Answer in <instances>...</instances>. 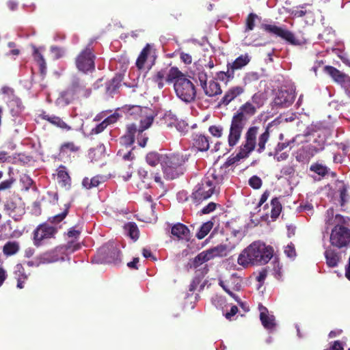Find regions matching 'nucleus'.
<instances>
[{"label":"nucleus","mask_w":350,"mask_h":350,"mask_svg":"<svg viewBox=\"0 0 350 350\" xmlns=\"http://www.w3.org/2000/svg\"><path fill=\"white\" fill-rule=\"evenodd\" d=\"M273 253L271 247L261 241H254L242 251L237 262L243 267L252 265H264L271 260Z\"/></svg>","instance_id":"f257e3e1"},{"label":"nucleus","mask_w":350,"mask_h":350,"mask_svg":"<svg viewBox=\"0 0 350 350\" xmlns=\"http://www.w3.org/2000/svg\"><path fill=\"white\" fill-rule=\"evenodd\" d=\"M257 109L250 101L242 105L232 118L228 142L230 146H234L239 141L242 131L248 119L256 113Z\"/></svg>","instance_id":"f03ea898"},{"label":"nucleus","mask_w":350,"mask_h":350,"mask_svg":"<svg viewBox=\"0 0 350 350\" xmlns=\"http://www.w3.org/2000/svg\"><path fill=\"white\" fill-rule=\"evenodd\" d=\"M218 181L213 174L207 175L193 189L191 198L193 202L199 204L209 198L216 191Z\"/></svg>","instance_id":"7ed1b4c3"},{"label":"nucleus","mask_w":350,"mask_h":350,"mask_svg":"<svg viewBox=\"0 0 350 350\" xmlns=\"http://www.w3.org/2000/svg\"><path fill=\"white\" fill-rule=\"evenodd\" d=\"M174 88L176 96L186 103L194 101L196 89L191 81L186 77L178 79L174 82Z\"/></svg>","instance_id":"20e7f679"},{"label":"nucleus","mask_w":350,"mask_h":350,"mask_svg":"<svg viewBox=\"0 0 350 350\" xmlns=\"http://www.w3.org/2000/svg\"><path fill=\"white\" fill-rule=\"evenodd\" d=\"M163 159L162 167L165 176L170 179H174L177 177L178 174L174 172V170L177 169L183 165L187 160L186 157L180 154H163Z\"/></svg>","instance_id":"39448f33"},{"label":"nucleus","mask_w":350,"mask_h":350,"mask_svg":"<svg viewBox=\"0 0 350 350\" xmlns=\"http://www.w3.org/2000/svg\"><path fill=\"white\" fill-rule=\"evenodd\" d=\"M124 110L128 116L134 119L140 118V132H143L152 124L153 116L148 115L149 109L147 107H142L139 105L125 106Z\"/></svg>","instance_id":"423d86ee"},{"label":"nucleus","mask_w":350,"mask_h":350,"mask_svg":"<svg viewBox=\"0 0 350 350\" xmlns=\"http://www.w3.org/2000/svg\"><path fill=\"white\" fill-rule=\"evenodd\" d=\"M94 58L91 44H89L77 57L75 61L77 68L85 73L94 70Z\"/></svg>","instance_id":"0eeeda50"},{"label":"nucleus","mask_w":350,"mask_h":350,"mask_svg":"<svg viewBox=\"0 0 350 350\" xmlns=\"http://www.w3.org/2000/svg\"><path fill=\"white\" fill-rule=\"evenodd\" d=\"M350 242V230L342 226H336L330 234V243L332 245L341 248Z\"/></svg>","instance_id":"6e6552de"},{"label":"nucleus","mask_w":350,"mask_h":350,"mask_svg":"<svg viewBox=\"0 0 350 350\" xmlns=\"http://www.w3.org/2000/svg\"><path fill=\"white\" fill-rule=\"evenodd\" d=\"M57 232V228L51 226L49 223L40 224L33 231V243L36 247L42 245V241L51 239Z\"/></svg>","instance_id":"1a4fd4ad"},{"label":"nucleus","mask_w":350,"mask_h":350,"mask_svg":"<svg viewBox=\"0 0 350 350\" xmlns=\"http://www.w3.org/2000/svg\"><path fill=\"white\" fill-rule=\"evenodd\" d=\"M258 127L251 126L245 135V142L240 147L239 155L241 157H247L254 150L256 145V135Z\"/></svg>","instance_id":"9d476101"},{"label":"nucleus","mask_w":350,"mask_h":350,"mask_svg":"<svg viewBox=\"0 0 350 350\" xmlns=\"http://www.w3.org/2000/svg\"><path fill=\"white\" fill-rule=\"evenodd\" d=\"M324 70L336 83L341 85L346 94L350 98V77L331 66H325Z\"/></svg>","instance_id":"9b49d317"},{"label":"nucleus","mask_w":350,"mask_h":350,"mask_svg":"<svg viewBox=\"0 0 350 350\" xmlns=\"http://www.w3.org/2000/svg\"><path fill=\"white\" fill-rule=\"evenodd\" d=\"M155 59V51L150 44H147L141 51L136 61V66L139 69L146 68L150 70L154 64Z\"/></svg>","instance_id":"f8f14e48"},{"label":"nucleus","mask_w":350,"mask_h":350,"mask_svg":"<svg viewBox=\"0 0 350 350\" xmlns=\"http://www.w3.org/2000/svg\"><path fill=\"white\" fill-rule=\"evenodd\" d=\"M98 254L100 256L101 260L108 263H117L120 260V252L114 243H108L102 246Z\"/></svg>","instance_id":"ddd939ff"},{"label":"nucleus","mask_w":350,"mask_h":350,"mask_svg":"<svg viewBox=\"0 0 350 350\" xmlns=\"http://www.w3.org/2000/svg\"><path fill=\"white\" fill-rule=\"evenodd\" d=\"M263 29L269 33H273L281 38L285 40L288 42L293 45H298L300 44L299 41L296 39L295 35L288 29L278 27L273 25H263Z\"/></svg>","instance_id":"4468645a"},{"label":"nucleus","mask_w":350,"mask_h":350,"mask_svg":"<svg viewBox=\"0 0 350 350\" xmlns=\"http://www.w3.org/2000/svg\"><path fill=\"white\" fill-rule=\"evenodd\" d=\"M163 120L167 127H175L181 134H185L188 131L187 123L183 120H179L171 111L165 113Z\"/></svg>","instance_id":"2eb2a0df"},{"label":"nucleus","mask_w":350,"mask_h":350,"mask_svg":"<svg viewBox=\"0 0 350 350\" xmlns=\"http://www.w3.org/2000/svg\"><path fill=\"white\" fill-rule=\"evenodd\" d=\"M295 98L293 89L282 88L276 92L273 103L275 106L288 107L293 103Z\"/></svg>","instance_id":"dca6fc26"},{"label":"nucleus","mask_w":350,"mask_h":350,"mask_svg":"<svg viewBox=\"0 0 350 350\" xmlns=\"http://www.w3.org/2000/svg\"><path fill=\"white\" fill-rule=\"evenodd\" d=\"M78 98L79 97L70 85L67 90L61 93L56 100V104L59 107H65Z\"/></svg>","instance_id":"f3484780"},{"label":"nucleus","mask_w":350,"mask_h":350,"mask_svg":"<svg viewBox=\"0 0 350 350\" xmlns=\"http://www.w3.org/2000/svg\"><path fill=\"white\" fill-rule=\"evenodd\" d=\"M260 319L262 325L267 329L272 331L275 327V317L269 314L267 308L262 305L259 306Z\"/></svg>","instance_id":"a211bd4d"},{"label":"nucleus","mask_w":350,"mask_h":350,"mask_svg":"<svg viewBox=\"0 0 350 350\" xmlns=\"http://www.w3.org/2000/svg\"><path fill=\"white\" fill-rule=\"evenodd\" d=\"M244 92L245 88L243 86H232L226 92L220 103L221 105H228L231 101L235 99L237 96L243 94Z\"/></svg>","instance_id":"6ab92c4d"},{"label":"nucleus","mask_w":350,"mask_h":350,"mask_svg":"<svg viewBox=\"0 0 350 350\" xmlns=\"http://www.w3.org/2000/svg\"><path fill=\"white\" fill-rule=\"evenodd\" d=\"M235 245L231 243H222L211 247L209 250L213 258L226 256L234 248Z\"/></svg>","instance_id":"aec40b11"},{"label":"nucleus","mask_w":350,"mask_h":350,"mask_svg":"<svg viewBox=\"0 0 350 350\" xmlns=\"http://www.w3.org/2000/svg\"><path fill=\"white\" fill-rule=\"evenodd\" d=\"M317 154V150L312 145H307L299 148L295 155L296 160L299 162H308Z\"/></svg>","instance_id":"412c9836"},{"label":"nucleus","mask_w":350,"mask_h":350,"mask_svg":"<svg viewBox=\"0 0 350 350\" xmlns=\"http://www.w3.org/2000/svg\"><path fill=\"white\" fill-rule=\"evenodd\" d=\"M70 86L75 90L79 97H88L91 94V90L86 87V84L78 77H74Z\"/></svg>","instance_id":"4be33fe9"},{"label":"nucleus","mask_w":350,"mask_h":350,"mask_svg":"<svg viewBox=\"0 0 350 350\" xmlns=\"http://www.w3.org/2000/svg\"><path fill=\"white\" fill-rule=\"evenodd\" d=\"M171 233L178 239L189 240L190 238V231L189 228L181 223L174 224L172 227Z\"/></svg>","instance_id":"5701e85b"},{"label":"nucleus","mask_w":350,"mask_h":350,"mask_svg":"<svg viewBox=\"0 0 350 350\" xmlns=\"http://www.w3.org/2000/svg\"><path fill=\"white\" fill-rule=\"evenodd\" d=\"M310 171L315 173L322 178L329 174H331L332 177L336 176V174L332 172L329 167L318 162L310 165Z\"/></svg>","instance_id":"b1692460"},{"label":"nucleus","mask_w":350,"mask_h":350,"mask_svg":"<svg viewBox=\"0 0 350 350\" xmlns=\"http://www.w3.org/2000/svg\"><path fill=\"white\" fill-rule=\"evenodd\" d=\"M202 88L204 94L209 97L216 96L222 93L220 84L214 80H211Z\"/></svg>","instance_id":"393cba45"},{"label":"nucleus","mask_w":350,"mask_h":350,"mask_svg":"<svg viewBox=\"0 0 350 350\" xmlns=\"http://www.w3.org/2000/svg\"><path fill=\"white\" fill-rule=\"evenodd\" d=\"M0 93L3 95V99L6 100L7 105H12L13 103H19L18 96L15 95L13 88L4 85L1 88Z\"/></svg>","instance_id":"a878e982"},{"label":"nucleus","mask_w":350,"mask_h":350,"mask_svg":"<svg viewBox=\"0 0 350 350\" xmlns=\"http://www.w3.org/2000/svg\"><path fill=\"white\" fill-rule=\"evenodd\" d=\"M326 263L329 267H335L340 261V255L334 250L328 247L325 251Z\"/></svg>","instance_id":"bb28decb"},{"label":"nucleus","mask_w":350,"mask_h":350,"mask_svg":"<svg viewBox=\"0 0 350 350\" xmlns=\"http://www.w3.org/2000/svg\"><path fill=\"white\" fill-rule=\"evenodd\" d=\"M251 56L248 53L241 55L232 62L230 63L233 69L241 70L246 66L251 61Z\"/></svg>","instance_id":"cd10ccee"},{"label":"nucleus","mask_w":350,"mask_h":350,"mask_svg":"<svg viewBox=\"0 0 350 350\" xmlns=\"http://www.w3.org/2000/svg\"><path fill=\"white\" fill-rule=\"evenodd\" d=\"M194 146L200 151H206L209 148V140L208 137L202 135L196 134L193 139Z\"/></svg>","instance_id":"c85d7f7f"},{"label":"nucleus","mask_w":350,"mask_h":350,"mask_svg":"<svg viewBox=\"0 0 350 350\" xmlns=\"http://www.w3.org/2000/svg\"><path fill=\"white\" fill-rule=\"evenodd\" d=\"M42 119L47 120L52 124L57 126L62 129H65L67 131L70 130V126H69L65 122H64L59 117L55 116H50L49 114L44 113L42 115Z\"/></svg>","instance_id":"c756f323"},{"label":"nucleus","mask_w":350,"mask_h":350,"mask_svg":"<svg viewBox=\"0 0 350 350\" xmlns=\"http://www.w3.org/2000/svg\"><path fill=\"white\" fill-rule=\"evenodd\" d=\"M163 154H160L157 152H150L146 154V161L148 165L152 167H154L159 163L163 165Z\"/></svg>","instance_id":"7c9ffc66"},{"label":"nucleus","mask_w":350,"mask_h":350,"mask_svg":"<svg viewBox=\"0 0 350 350\" xmlns=\"http://www.w3.org/2000/svg\"><path fill=\"white\" fill-rule=\"evenodd\" d=\"M42 264H47L56 262L59 260V255L57 250L44 252L40 256Z\"/></svg>","instance_id":"2f4dec72"},{"label":"nucleus","mask_w":350,"mask_h":350,"mask_svg":"<svg viewBox=\"0 0 350 350\" xmlns=\"http://www.w3.org/2000/svg\"><path fill=\"white\" fill-rule=\"evenodd\" d=\"M338 192L340 194V204L344 205L349 202V196L347 193L348 187L342 181H339L337 184Z\"/></svg>","instance_id":"473e14b6"},{"label":"nucleus","mask_w":350,"mask_h":350,"mask_svg":"<svg viewBox=\"0 0 350 350\" xmlns=\"http://www.w3.org/2000/svg\"><path fill=\"white\" fill-rule=\"evenodd\" d=\"M213 258V255H211L209 250H207L198 254L194 258L193 263L196 267H198Z\"/></svg>","instance_id":"72a5a7b5"},{"label":"nucleus","mask_w":350,"mask_h":350,"mask_svg":"<svg viewBox=\"0 0 350 350\" xmlns=\"http://www.w3.org/2000/svg\"><path fill=\"white\" fill-rule=\"evenodd\" d=\"M260 79V74L258 72L250 71L244 74L242 78V83L245 86L257 81Z\"/></svg>","instance_id":"f704fd0d"},{"label":"nucleus","mask_w":350,"mask_h":350,"mask_svg":"<svg viewBox=\"0 0 350 350\" xmlns=\"http://www.w3.org/2000/svg\"><path fill=\"white\" fill-rule=\"evenodd\" d=\"M19 243L16 241H8L3 248V254L6 256H12L16 254L19 250Z\"/></svg>","instance_id":"c9c22d12"},{"label":"nucleus","mask_w":350,"mask_h":350,"mask_svg":"<svg viewBox=\"0 0 350 350\" xmlns=\"http://www.w3.org/2000/svg\"><path fill=\"white\" fill-rule=\"evenodd\" d=\"M103 177L100 176H96L91 179L85 177L83 179L82 185L87 189H90L94 187H98L102 182Z\"/></svg>","instance_id":"e433bc0d"},{"label":"nucleus","mask_w":350,"mask_h":350,"mask_svg":"<svg viewBox=\"0 0 350 350\" xmlns=\"http://www.w3.org/2000/svg\"><path fill=\"white\" fill-rule=\"evenodd\" d=\"M126 234L132 239L137 240L139 238V230L137 226L133 222H129L124 225Z\"/></svg>","instance_id":"4c0bfd02"},{"label":"nucleus","mask_w":350,"mask_h":350,"mask_svg":"<svg viewBox=\"0 0 350 350\" xmlns=\"http://www.w3.org/2000/svg\"><path fill=\"white\" fill-rule=\"evenodd\" d=\"M185 77L182 72L175 67L171 68L166 74V81L167 83H172L177 81L178 79Z\"/></svg>","instance_id":"58836bf2"},{"label":"nucleus","mask_w":350,"mask_h":350,"mask_svg":"<svg viewBox=\"0 0 350 350\" xmlns=\"http://www.w3.org/2000/svg\"><path fill=\"white\" fill-rule=\"evenodd\" d=\"M224 282L233 291H239L241 289V279L236 274H232L229 280Z\"/></svg>","instance_id":"ea45409f"},{"label":"nucleus","mask_w":350,"mask_h":350,"mask_svg":"<svg viewBox=\"0 0 350 350\" xmlns=\"http://www.w3.org/2000/svg\"><path fill=\"white\" fill-rule=\"evenodd\" d=\"M269 138V129L267 128L265 131L262 133L258 137L257 144V152L259 153L262 152L265 149V144Z\"/></svg>","instance_id":"a19ab883"},{"label":"nucleus","mask_w":350,"mask_h":350,"mask_svg":"<svg viewBox=\"0 0 350 350\" xmlns=\"http://www.w3.org/2000/svg\"><path fill=\"white\" fill-rule=\"evenodd\" d=\"M140 129L141 126H139V129H137V126L135 124H131L127 126V133L125 135L124 137L130 144H132L134 142L135 134L137 131L140 133H142L139 131Z\"/></svg>","instance_id":"79ce46f5"},{"label":"nucleus","mask_w":350,"mask_h":350,"mask_svg":"<svg viewBox=\"0 0 350 350\" xmlns=\"http://www.w3.org/2000/svg\"><path fill=\"white\" fill-rule=\"evenodd\" d=\"M166 74H167V70L166 69H162L159 71H158L155 75L152 77V81L154 82L157 87L159 89L163 88L164 86V79H166Z\"/></svg>","instance_id":"37998d69"},{"label":"nucleus","mask_w":350,"mask_h":350,"mask_svg":"<svg viewBox=\"0 0 350 350\" xmlns=\"http://www.w3.org/2000/svg\"><path fill=\"white\" fill-rule=\"evenodd\" d=\"M213 227V223L211 221L204 223L200 228L199 231L196 234V237L199 239L204 238Z\"/></svg>","instance_id":"c03bdc74"},{"label":"nucleus","mask_w":350,"mask_h":350,"mask_svg":"<svg viewBox=\"0 0 350 350\" xmlns=\"http://www.w3.org/2000/svg\"><path fill=\"white\" fill-rule=\"evenodd\" d=\"M271 217L276 219L282 211V205L278 198H273L271 201Z\"/></svg>","instance_id":"a18cd8bd"},{"label":"nucleus","mask_w":350,"mask_h":350,"mask_svg":"<svg viewBox=\"0 0 350 350\" xmlns=\"http://www.w3.org/2000/svg\"><path fill=\"white\" fill-rule=\"evenodd\" d=\"M57 179L63 186H66L67 185L70 184V176L68 172L65 170V168L64 167H61L59 168L57 172Z\"/></svg>","instance_id":"49530a36"},{"label":"nucleus","mask_w":350,"mask_h":350,"mask_svg":"<svg viewBox=\"0 0 350 350\" xmlns=\"http://www.w3.org/2000/svg\"><path fill=\"white\" fill-rule=\"evenodd\" d=\"M317 137V138H315L313 140V144H311L314 148V150H317V153L324 149L326 142L325 135L322 136L321 135H318Z\"/></svg>","instance_id":"de8ad7c7"},{"label":"nucleus","mask_w":350,"mask_h":350,"mask_svg":"<svg viewBox=\"0 0 350 350\" xmlns=\"http://www.w3.org/2000/svg\"><path fill=\"white\" fill-rule=\"evenodd\" d=\"M297 211L299 213L304 212L308 216H311L314 213V206L309 202H302L297 207Z\"/></svg>","instance_id":"09e8293b"},{"label":"nucleus","mask_w":350,"mask_h":350,"mask_svg":"<svg viewBox=\"0 0 350 350\" xmlns=\"http://www.w3.org/2000/svg\"><path fill=\"white\" fill-rule=\"evenodd\" d=\"M18 101L19 103H13L12 105H7L8 107L10 108V113L12 116H18L24 109V106L23 105V103L18 97Z\"/></svg>","instance_id":"8fccbe9b"},{"label":"nucleus","mask_w":350,"mask_h":350,"mask_svg":"<svg viewBox=\"0 0 350 350\" xmlns=\"http://www.w3.org/2000/svg\"><path fill=\"white\" fill-rule=\"evenodd\" d=\"M219 284L238 304H239L240 305L243 304L239 297L234 293V291L232 290V288L229 287L224 281L219 280Z\"/></svg>","instance_id":"3c124183"},{"label":"nucleus","mask_w":350,"mask_h":350,"mask_svg":"<svg viewBox=\"0 0 350 350\" xmlns=\"http://www.w3.org/2000/svg\"><path fill=\"white\" fill-rule=\"evenodd\" d=\"M219 284L238 304H239L240 305L243 304L239 297L234 293V291L232 290V288L229 287L224 281L219 280Z\"/></svg>","instance_id":"603ef678"},{"label":"nucleus","mask_w":350,"mask_h":350,"mask_svg":"<svg viewBox=\"0 0 350 350\" xmlns=\"http://www.w3.org/2000/svg\"><path fill=\"white\" fill-rule=\"evenodd\" d=\"M253 106L256 109H259L264 104V98L263 96L261 93L257 92L255 93L251 98V100H250Z\"/></svg>","instance_id":"864d4df0"},{"label":"nucleus","mask_w":350,"mask_h":350,"mask_svg":"<svg viewBox=\"0 0 350 350\" xmlns=\"http://www.w3.org/2000/svg\"><path fill=\"white\" fill-rule=\"evenodd\" d=\"M69 208V206H67L66 210L62 212L60 214H58L57 215H55L53 217H49L48 219V222L53 224V226H55L58 224L60 221H62L67 215L68 214V209Z\"/></svg>","instance_id":"5fc2aeb1"},{"label":"nucleus","mask_w":350,"mask_h":350,"mask_svg":"<svg viewBox=\"0 0 350 350\" xmlns=\"http://www.w3.org/2000/svg\"><path fill=\"white\" fill-rule=\"evenodd\" d=\"M79 149V148L73 142H66L62 145L60 150L62 153H68L69 152H76Z\"/></svg>","instance_id":"6e6d98bb"},{"label":"nucleus","mask_w":350,"mask_h":350,"mask_svg":"<svg viewBox=\"0 0 350 350\" xmlns=\"http://www.w3.org/2000/svg\"><path fill=\"white\" fill-rule=\"evenodd\" d=\"M258 18L256 14L250 13L246 19V28L245 31H251L254 29L255 20Z\"/></svg>","instance_id":"4d7b16f0"},{"label":"nucleus","mask_w":350,"mask_h":350,"mask_svg":"<svg viewBox=\"0 0 350 350\" xmlns=\"http://www.w3.org/2000/svg\"><path fill=\"white\" fill-rule=\"evenodd\" d=\"M20 181L25 190H28L33 183V180L27 174H23L21 176Z\"/></svg>","instance_id":"13d9d810"},{"label":"nucleus","mask_w":350,"mask_h":350,"mask_svg":"<svg viewBox=\"0 0 350 350\" xmlns=\"http://www.w3.org/2000/svg\"><path fill=\"white\" fill-rule=\"evenodd\" d=\"M50 50L55 59L62 57L65 54V50L63 48L56 46H52Z\"/></svg>","instance_id":"bf43d9fd"},{"label":"nucleus","mask_w":350,"mask_h":350,"mask_svg":"<svg viewBox=\"0 0 350 350\" xmlns=\"http://www.w3.org/2000/svg\"><path fill=\"white\" fill-rule=\"evenodd\" d=\"M249 185L255 189L260 188L262 180L257 176H253L249 179Z\"/></svg>","instance_id":"052dcab7"},{"label":"nucleus","mask_w":350,"mask_h":350,"mask_svg":"<svg viewBox=\"0 0 350 350\" xmlns=\"http://www.w3.org/2000/svg\"><path fill=\"white\" fill-rule=\"evenodd\" d=\"M14 274L16 278L18 277H21L23 280H26L27 278V275L25 273L24 268L22 265L17 264L14 268Z\"/></svg>","instance_id":"680f3d73"},{"label":"nucleus","mask_w":350,"mask_h":350,"mask_svg":"<svg viewBox=\"0 0 350 350\" xmlns=\"http://www.w3.org/2000/svg\"><path fill=\"white\" fill-rule=\"evenodd\" d=\"M227 71H226V84H228L230 81H232L234 77V71L236 69H233L230 63H228L226 65Z\"/></svg>","instance_id":"e2e57ef3"},{"label":"nucleus","mask_w":350,"mask_h":350,"mask_svg":"<svg viewBox=\"0 0 350 350\" xmlns=\"http://www.w3.org/2000/svg\"><path fill=\"white\" fill-rule=\"evenodd\" d=\"M208 131L214 137H219L222 135L223 129L220 126L213 125L209 127Z\"/></svg>","instance_id":"0e129e2a"},{"label":"nucleus","mask_w":350,"mask_h":350,"mask_svg":"<svg viewBox=\"0 0 350 350\" xmlns=\"http://www.w3.org/2000/svg\"><path fill=\"white\" fill-rule=\"evenodd\" d=\"M286 12L288 13L293 18H298L304 16L306 11L304 10H293V9H288L286 10Z\"/></svg>","instance_id":"69168bd1"},{"label":"nucleus","mask_w":350,"mask_h":350,"mask_svg":"<svg viewBox=\"0 0 350 350\" xmlns=\"http://www.w3.org/2000/svg\"><path fill=\"white\" fill-rule=\"evenodd\" d=\"M198 80L200 81V85L201 88L205 86L207 83L208 76L205 71H200L198 74Z\"/></svg>","instance_id":"338daca9"},{"label":"nucleus","mask_w":350,"mask_h":350,"mask_svg":"<svg viewBox=\"0 0 350 350\" xmlns=\"http://www.w3.org/2000/svg\"><path fill=\"white\" fill-rule=\"evenodd\" d=\"M295 173V168L293 165H286L281 170V174L284 176H293Z\"/></svg>","instance_id":"774afa93"}]
</instances>
